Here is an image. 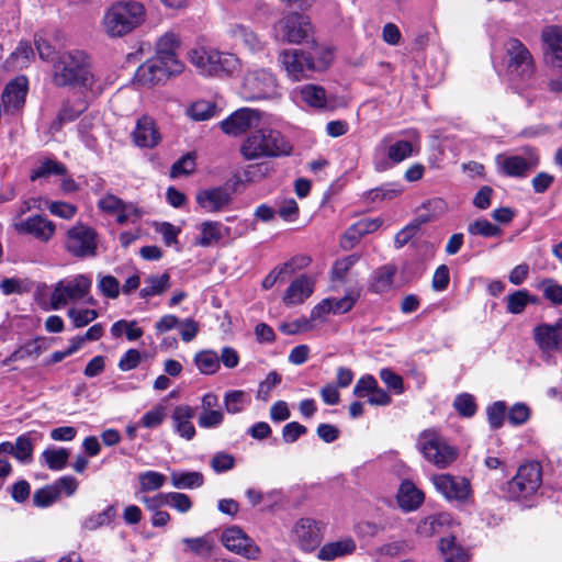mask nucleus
Returning a JSON list of instances; mask_svg holds the SVG:
<instances>
[{
	"instance_id": "f257e3e1",
	"label": "nucleus",
	"mask_w": 562,
	"mask_h": 562,
	"mask_svg": "<svg viewBox=\"0 0 562 562\" xmlns=\"http://www.w3.org/2000/svg\"><path fill=\"white\" fill-rule=\"evenodd\" d=\"M52 80L56 87L91 90L94 76L90 56L81 49L61 52L53 59Z\"/></svg>"
},
{
	"instance_id": "b1692460",
	"label": "nucleus",
	"mask_w": 562,
	"mask_h": 562,
	"mask_svg": "<svg viewBox=\"0 0 562 562\" xmlns=\"http://www.w3.org/2000/svg\"><path fill=\"white\" fill-rule=\"evenodd\" d=\"M14 226L19 233L32 235L41 241H48L56 231L55 224L42 215L30 216Z\"/></svg>"
},
{
	"instance_id": "0e129e2a",
	"label": "nucleus",
	"mask_w": 562,
	"mask_h": 562,
	"mask_svg": "<svg viewBox=\"0 0 562 562\" xmlns=\"http://www.w3.org/2000/svg\"><path fill=\"white\" fill-rule=\"evenodd\" d=\"M358 255H350L342 259L336 260L331 269V277L334 281H344L348 271L358 262Z\"/></svg>"
},
{
	"instance_id": "338daca9",
	"label": "nucleus",
	"mask_w": 562,
	"mask_h": 562,
	"mask_svg": "<svg viewBox=\"0 0 562 562\" xmlns=\"http://www.w3.org/2000/svg\"><path fill=\"white\" fill-rule=\"evenodd\" d=\"M380 379L393 393L398 395L404 392L403 378L396 372H394L392 369H382L380 371Z\"/></svg>"
},
{
	"instance_id": "7ed1b4c3",
	"label": "nucleus",
	"mask_w": 562,
	"mask_h": 562,
	"mask_svg": "<svg viewBox=\"0 0 562 562\" xmlns=\"http://www.w3.org/2000/svg\"><path fill=\"white\" fill-rule=\"evenodd\" d=\"M145 20V9L136 1L112 4L104 13L102 26L110 37H122L139 26Z\"/></svg>"
},
{
	"instance_id": "473e14b6",
	"label": "nucleus",
	"mask_w": 562,
	"mask_h": 562,
	"mask_svg": "<svg viewBox=\"0 0 562 562\" xmlns=\"http://www.w3.org/2000/svg\"><path fill=\"white\" fill-rule=\"evenodd\" d=\"M170 481L175 488L193 490L204 484V476L199 471L172 470Z\"/></svg>"
},
{
	"instance_id": "de8ad7c7",
	"label": "nucleus",
	"mask_w": 562,
	"mask_h": 562,
	"mask_svg": "<svg viewBox=\"0 0 562 562\" xmlns=\"http://www.w3.org/2000/svg\"><path fill=\"white\" fill-rule=\"evenodd\" d=\"M166 481V475L157 471L149 470L138 474L139 491L143 493L158 491Z\"/></svg>"
},
{
	"instance_id": "7c9ffc66",
	"label": "nucleus",
	"mask_w": 562,
	"mask_h": 562,
	"mask_svg": "<svg viewBox=\"0 0 562 562\" xmlns=\"http://www.w3.org/2000/svg\"><path fill=\"white\" fill-rule=\"evenodd\" d=\"M201 235L195 240V245L210 247L218 243L222 238L229 235V227L220 222L206 221L200 226Z\"/></svg>"
},
{
	"instance_id": "8fccbe9b",
	"label": "nucleus",
	"mask_w": 562,
	"mask_h": 562,
	"mask_svg": "<svg viewBox=\"0 0 562 562\" xmlns=\"http://www.w3.org/2000/svg\"><path fill=\"white\" fill-rule=\"evenodd\" d=\"M468 232L473 236L498 237L503 231L497 225L492 224L485 218L476 220L468 225Z\"/></svg>"
},
{
	"instance_id": "58836bf2",
	"label": "nucleus",
	"mask_w": 562,
	"mask_h": 562,
	"mask_svg": "<svg viewBox=\"0 0 562 562\" xmlns=\"http://www.w3.org/2000/svg\"><path fill=\"white\" fill-rule=\"evenodd\" d=\"M301 100L312 108H324L326 105V91L317 85H305L299 89Z\"/></svg>"
},
{
	"instance_id": "c85d7f7f",
	"label": "nucleus",
	"mask_w": 562,
	"mask_h": 562,
	"mask_svg": "<svg viewBox=\"0 0 562 562\" xmlns=\"http://www.w3.org/2000/svg\"><path fill=\"white\" fill-rule=\"evenodd\" d=\"M196 202L206 212H218L231 202V194L224 188L206 189L196 194Z\"/></svg>"
},
{
	"instance_id": "f8f14e48",
	"label": "nucleus",
	"mask_w": 562,
	"mask_h": 562,
	"mask_svg": "<svg viewBox=\"0 0 562 562\" xmlns=\"http://www.w3.org/2000/svg\"><path fill=\"white\" fill-rule=\"evenodd\" d=\"M503 65L513 78H528L533 72V58L527 46L518 38H508L504 44Z\"/></svg>"
},
{
	"instance_id": "680f3d73",
	"label": "nucleus",
	"mask_w": 562,
	"mask_h": 562,
	"mask_svg": "<svg viewBox=\"0 0 562 562\" xmlns=\"http://www.w3.org/2000/svg\"><path fill=\"white\" fill-rule=\"evenodd\" d=\"M86 110V103L83 101H78L74 104L67 102L64 103L60 109L57 121L59 124H65L68 122L75 121L83 111Z\"/></svg>"
},
{
	"instance_id": "412c9836",
	"label": "nucleus",
	"mask_w": 562,
	"mask_h": 562,
	"mask_svg": "<svg viewBox=\"0 0 562 562\" xmlns=\"http://www.w3.org/2000/svg\"><path fill=\"white\" fill-rule=\"evenodd\" d=\"M293 537L302 550L313 551L322 541V527L314 519L302 518L293 527Z\"/></svg>"
},
{
	"instance_id": "a18cd8bd",
	"label": "nucleus",
	"mask_w": 562,
	"mask_h": 562,
	"mask_svg": "<svg viewBox=\"0 0 562 562\" xmlns=\"http://www.w3.org/2000/svg\"><path fill=\"white\" fill-rule=\"evenodd\" d=\"M69 451L66 448H47L42 453L43 461L50 470H63L68 461Z\"/></svg>"
},
{
	"instance_id": "6e6552de",
	"label": "nucleus",
	"mask_w": 562,
	"mask_h": 562,
	"mask_svg": "<svg viewBox=\"0 0 562 562\" xmlns=\"http://www.w3.org/2000/svg\"><path fill=\"white\" fill-rule=\"evenodd\" d=\"M240 94L245 100H267L280 95L274 75L265 68L248 70L243 79Z\"/></svg>"
},
{
	"instance_id": "052dcab7",
	"label": "nucleus",
	"mask_w": 562,
	"mask_h": 562,
	"mask_svg": "<svg viewBox=\"0 0 562 562\" xmlns=\"http://www.w3.org/2000/svg\"><path fill=\"white\" fill-rule=\"evenodd\" d=\"M45 206H46V209L49 210V212L53 215L58 216L64 220H71L78 211L76 205L68 203V202H63V201L47 200V202H45Z\"/></svg>"
},
{
	"instance_id": "e2e57ef3",
	"label": "nucleus",
	"mask_w": 562,
	"mask_h": 562,
	"mask_svg": "<svg viewBox=\"0 0 562 562\" xmlns=\"http://www.w3.org/2000/svg\"><path fill=\"white\" fill-rule=\"evenodd\" d=\"M531 415L529 406L525 403H515L507 413V418L510 425L520 426L526 424Z\"/></svg>"
},
{
	"instance_id": "20e7f679",
	"label": "nucleus",
	"mask_w": 562,
	"mask_h": 562,
	"mask_svg": "<svg viewBox=\"0 0 562 562\" xmlns=\"http://www.w3.org/2000/svg\"><path fill=\"white\" fill-rule=\"evenodd\" d=\"M189 57L196 70L209 77L232 75L239 66V60L234 54L213 48H193L190 50Z\"/></svg>"
},
{
	"instance_id": "2f4dec72",
	"label": "nucleus",
	"mask_w": 562,
	"mask_h": 562,
	"mask_svg": "<svg viewBox=\"0 0 562 562\" xmlns=\"http://www.w3.org/2000/svg\"><path fill=\"white\" fill-rule=\"evenodd\" d=\"M356 550V542L351 538H344L337 541L324 544L318 553V559L323 561H333L337 558L345 557Z\"/></svg>"
},
{
	"instance_id": "4d7b16f0",
	"label": "nucleus",
	"mask_w": 562,
	"mask_h": 562,
	"mask_svg": "<svg viewBox=\"0 0 562 562\" xmlns=\"http://www.w3.org/2000/svg\"><path fill=\"white\" fill-rule=\"evenodd\" d=\"M165 503L181 514L188 513L192 508L191 498L180 492L165 493Z\"/></svg>"
},
{
	"instance_id": "1a4fd4ad",
	"label": "nucleus",
	"mask_w": 562,
	"mask_h": 562,
	"mask_svg": "<svg viewBox=\"0 0 562 562\" xmlns=\"http://www.w3.org/2000/svg\"><path fill=\"white\" fill-rule=\"evenodd\" d=\"M99 243L98 232L93 227L78 222L67 231L64 246L70 256L86 259L98 255Z\"/></svg>"
},
{
	"instance_id": "5701e85b",
	"label": "nucleus",
	"mask_w": 562,
	"mask_h": 562,
	"mask_svg": "<svg viewBox=\"0 0 562 562\" xmlns=\"http://www.w3.org/2000/svg\"><path fill=\"white\" fill-rule=\"evenodd\" d=\"M180 72L171 70L169 65L154 57L138 67L135 79L142 85H156L166 80L169 76Z\"/></svg>"
},
{
	"instance_id": "c9c22d12",
	"label": "nucleus",
	"mask_w": 562,
	"mask_h": 562,
	"mask_svg": "<svg viewBox=\"0 0 562 562\" xmlns=\"http://www.w3.org/2000/svg\"><path fill=\"white\" fill-rule=\"evenodd\" d=\"M34 49L30 42L21 41L7 59V66L14 69L26 68L34 59Z\"/></svg>"
},
{
	"instance_id": "cd10ccee",
	"label": "nucleus",
	"mask_w": 562,
	"mask_h": 562,
	"mask_svg": "<svg viewBox=\"0 0 562 562\" xmlns=\"http://www.w3.org/2000/svg\"><path fill=\"white\" fill-rule=\"evenodd\" d=\"M542 41L547 46L546 55L550 63L562 67V27L557 25L547 26L542 31Z\"/></svg>"
},
{
	"instance_id": "69168bd1",
	"label": "nucleus",
	"mask_w": 562,
	"mask_h": 562,
	"mask_svg": "<svg viewBox=\"0 0 562 562\" xmlns=\"http://www.w3.org/2000/svg\"><path fill=\"white\" fill-rule=\"evenodd\" d=\"M210 465L215 473H224L235 467V458L228 452L220 451L212 457Z\"/></svg>"
},
{
	"instance_id": "2eb2a0df",
	"label": "nucleus",
	"mask_w": 562,
	"mask_h": 562,
	"mask_svg": "<svg viewBox=\"0 0 562 562\" xmlns=\"http://www.w3.org/2000/svg\"><path fill=\"white\" fill-rule=\"evenodd\" d=\"M99 210L109 215H115L121 225L136 223L144 215V211L133 202H125L112 193H106L98 200Z\"/></svg>"
},
{
	"instance_id": "37998d69",
	"label": "nucleus",
	"mask_w": 562,
	"mask_h": 562,
	"mask_svg": "<svg viewBox=\"0 0 562 562\" xmlns=\"http://www.w3.org/2000/svg\"><path fill=\"white\" fill-rule=\"evenodd\" d=\"M116 515L115 507L109 505L101 513H92L81 521V527L85 530L93 531L100 527L110 525Z\"/></svg>"
},
{
	"instance_id": "4c0bfd02",
	"label": "nucleus",
	"mask_w": 562,
	"mask_h": 562,
	"mask_svg": "<svg viewBox=\"0 0 562 562\" xmlns=\"http://www.w3.org/2000/svg\"><path fill=\"white\" fill-rule=\"evenodd\" d=\"M223 402L228 414H239L250 405L251 397L243 390H229L225 392Z\"/></svg>"
},
{
	"instance_id": "9b49d317",
	"label": "nucleus",
	"mask_w": 562,
	"mask_h": 562,
	"mask_svg": "<svg viewBox=\"0 0 562 562\" xmlns=\"http://www.w3.org/2000/svg\"><path fill=\"white\" fill-rule=\"evenodd\" d=\"M92 280L86 274H76L58 281L50 294L54 310L65 307L70 302H77L88 296Z\"/></svg>"
},
{
	"instance_id": "393cba45",
	"label": "nucleus",
	"mask_w": 562,
	"mask_h": 562,
	"mask_svg": "<svg viewBox=\"0 0 562 562\" xmlns=\"http://www.w3.org/2000/svg\"><path fill=\"white\" fill-rule=\"evenodd\" d=\"M132 136L136 146L143 148H153L160 142V133L155 121L147 115L138 119Z\"/></svg>"
},
{
	"instance_id": "774afa93",
	"label": "nucleus",
	"mask_w": 562,
	"mask_h": 562,
	"mask_svg": "<svg viewBox=\"0 0 562 562\" xmlns=\"http://www.w3.org/2000/svg\"><path fill=\"white\" fill-rule=\"evenodd\" d=\"M98 289L104 296L112 300L120 295V282L116 278L110 274H99Z\"/></svg>"
},
{
	"instance_id": "f03ea898",
	"label": "nucleus",
	"mask_w": 562,
	"mask_h": 562,
	"mask_svg": "<svg viewBox=\"0 0 562 562\" xmlns=\"http://www.w3.org/2000/svg\"><path fill=\"white\" fill-rule=\"evenodd\" d=\"M293 144L283 133L272 127L251 131L240 145V154L246 160L284 158L292 155Z\"/></svg>"
},
{
	"instance_id": "a878e982",
	"label": "nucleus",
	"mask_w": 562,
	"mask_h": 562,
	"mask_svg": "<svg viewBox=\"0 0 562 562\" xmlns=\"http://www.w3.org/2000/svg\"><path fill=\"white\" fill-rule=\"evenodd\" d=\"M315 281L313 278L302 274L294 279L288 286L284 295L283 303L286 306L302 304L314 292Z\"/></svg>"
},
{
	"instance_id": "6ab92c4d",
	"label": "nucleus",
	"mask_w": 562,
	"mask_h": 562,
	"mask_svg": "<svg viewBox=\"0 0 562 562\" xmlns=\"http://www.w3.org/2000/svg\"><path fill=\"white\" fill-rule=\"evenodd\" d=\"M260 122V113L250 108H241L221 122L222 131L232 136H238L256 128Z\"/></svg>"
},
{
	"instance_id": "5fc2aeb1",
	"label": "nucleus",
	"mask_w": 562,
	"mask_h": 562,
	"mask_svg": "<svg viewBox=\"0 0 562 562\" xmlns=\"http://www.w3.org/2000/svg\"><path fill=\"white\" fill-rule=\"evenodd\" d=\"M67 315L72 321L75 328L85 327L99 316L95 310L76 307L69 308Z\"/></svg>"
},
{
	"instance_id": "0eeeda50",
	"label": "nucleus",
	"mask_w": 562,
	"mask_h": 562,
	"mask_svg": "<svg viewBox=\"0 0 562 562\" xmlns=\"http://www.w3.org/2000/svg\"><path fill=\"white\" fill-rule=\"evenodd\" d=\"M325 57L318 64L314 57L302 49H285L279 54V63L292 81L308 79L314 71L323 70L331 63V54L325 52Z\"/></svg>"
},
{
	"instance_id": "f3484780",
	"label": "nucleus",
	"mask_w": 562,
	"mask_h": 562,
	"mask_svg": "<svg viewBox=\"0 0 562 562\" xmlns=\"http://www.w3.org/2000/svg\"><path fill=\"white\" fill-rule=\"evenodd\" d=\"M222 543L229 551L240 554L248 560H257L259 558V547L237 526L224 530Z\"/></svg>"
},
{
	"instance_id": "72a5a7b5",
	"label": "nucleus",
	"mask_w": 562,
	"mask_h": 562,
	"mask_svg": "<svg viewBox=\"0 0 562 562\" xmlns=\"http://www.w3.org/2000/svg\"><path fill=\"white\" fill-rule=\"evenodd\" d=\"M145 285L139 291L142 299H149L164 294L170 286V276L168 273L151 274L144 280Z\"/></svg>"
},
{
	"instance_id": "a211bd4d",
	"label": "nucleus",
	"mask_w": 562,
	"mask_h": 562,
	"mask_svg": "<svg viewBox=\"0 0 562 562\" xmlns=\"http://www.w3.org/2000/svg\"><path fill=\"white\" fill-rule=\"evenodd\" d=\"M533 339L543 355L562 353V318L554 324H540L533 328Z\"/></svg>"
},
{
	"instance_id": "4be33fe9",
	"label": "nucleus",
	"mask_w": 562,
	"mask_h": 562,
	"mask_svg": "<svg viewBox=\"0 0 562 562\" xmlns=\"http://www.w3.org/2000/svg\"><path fill=\"white\" fill-rule=\"evenodd\" d=\"M180 46L179 36L168 31L161 35L156 43V56L155 58L160 59L173 71H182L183 65L177 56V49Z\"/></svg>"
},
{
	"instance_id": "bf43d9fd",
	"label": "nucleus",
	"mask_w": 562,
	"mask_h": 562,
	"mask_svg": "<svg viewBox=\"0 0 562 562\" xmlns=\"http://www.w3.org/2000/svg\"><path fill=\"white\" fill-rule=\"evenodd\" d=\"M507 406L503 401L494 402L491 406L487 407V420L493 429H498L503 426L505 415H506Z\"/></svg>"
},
{
	"instance_id": "c756f323",
	"label": "nucleus",
	"mask_w": 562,
	"mask_h": 562,
	"mask_svg": "<svg viewBox=\"0 0 562 562\" xmlns=\"http://www.w3.org/2000/svg\"><path fill=\"white\" fill-rule=\"evenodd\" d=\"M424 493L413 482L408 480L402 482L397 493V502L403 510L412 512L417 509L424 502Z\"/></svg>"
},
{
	"instance_id": "f704fd0d",
	"label": "nucleus",
	"mask_w": 562,
	"mask_h": 562,
	"mask_svg": "<svg viewBox=\"0 0 562 562\" xmlns=\"http://www.w3.org/2000/svg\"><path fill=\"white\" fill-rule=\"evenodd\" d=\"M452 517L448 513H439L424 518L417 526V532L423 537H431L442 527L451 524Z\"/></svg>"
},
{
	"instance_id": "423d86ee",
	"label": "nucleus",
	"mask_w": 562,
	"mask_h": 562,
	"mask_svg": "<svg viewBox=\"0 0 562 562\" xmlns=\"http://www.w3.org/2000/svg\"><path fill=\"white\" fill-rule=\"evenodd\" d=\"M542 484V468L540 463L531 461L521 464L515 476L502 487L505 498L516 502L530 499Z\"/></svg>"
},
{
	"instance_id": "13d9d810",
	"label": "nucleus",
	"mask_w": 562,
	"mask_h": 562,
	"mask_svg": "<svg viewBox=\"0 0 562 562\" xmlns=\"http://www.w3.org/2000/svg\"><path fill=\"white\" fill-rule=\"evenodd\" d=\"M281 380L282 376L278 372L271 371L268 373L266 379L259 383L257 398L268 402L271 397L272 390L281 383Z\"/></svg>"
},
{
	"instance_id": "09e8293b",
	"label": "nucleus",
	"mask_w": 562,
	"mask_h": 562,
	"mask_svg": "<svg viewBox=\"0 0 562 562\" xmlns=\"http://www.w3.org/2000/svg\"><path fill=\"white\" fill-rule=\"evenodd\" d=\"M403 188L398 183H384L381 187L371 189L367 192V199L371 202L392 200L401 194Z\"/></svg>"
},
{
	"instance_id": "a19ab883",
	"label": "nucleus",
	"mask_w": 562,
	"mask_h": 562,
	"mask_svg": "<svg viewBox=\"0 0 562 562\" xmlns=\"http://www.w3.org/2000/svg\"><path fill=\"white\" fill-rule=\"evenodd\" d=\"M232 37L243 44L248 49L255 52L261 48V41L259 37L247 26L235 24L229 29Z\"/></svg>"
},
{
	"instance_id": "79ce46f5",
	"label": "nucleus",
	"mask_w": 562,
	"mask_h": 562,
	"mask_svg": "<svg viewBox=\"0 0 562 562\" xmlns=\"http://www.w3.org/2000/svg\"><path fill=\"white\" fill-rule=\"evenodd\" d=\"M48 348L45 337L30 339L13 351V359L23 360L29 357H38Z\"/></svg>"
},
{
	"instance_id": "6e6d98bb",
	"label": "nucleus",
	"mask_w": 562,
	"mask_h": 562,
	"mask_svg": "<svg viewBox=\"0 0 562 562\" xmlns=\"http://www.w3.org/2000/svg\"><path fill=\"white\" fill-rule=\"evenodd\" d=\"M530 302H532V297L528 291H515L507 297V311L512 314H520Z\"/></svg>"
},
{
	"instance_id": "ddd939ff",
	"label": "nucleus",
	"mask_w": 562,
	"mask_h": 562,
	"mask_svg": "<svg viewBox=\"0 0 562 562\" xmlns=\"http://www.w3.org/2000/svg\"><path fill=\"white\" fill-rule=\"evenodd\" d=\"M430 481L442 497L458 505H465L472 497V486L469 479L450 473L434 474Z\"/></svg>"
},
{
	"instance_id": "aec40b11",
	"label": "nucleus",
	"mask_w": 562,
	"mask_h": 562,
	"mask_svg": "<svg viewBox=\"0 0 562 562\" xmlns=\"http://www.w3.org/2000/svg\"><path fill=\"white\" fill-rule=\"evenodd\" d=\"M29 91L26 77L19 76L8 82L1 95V105L4 113L14 114L22 110Z\"/></svg>"
},
{
	"instance_id": "c03bdc74",
	"label": "nucleus",
	"mask_w": 562,
	"mask_h": 562,
	"mask_svg": "<svg viewBox=\"0 0 562 562\" xmlns=\"http://www.w3.org/2000/svg\"><path fill=\"white\" fill-rule=\"evenodd\" d=\"M439 547L443 554V562H468V553L453 537L442 538Z\"/></svg>"
},
{
	"instance_id": "dca6fc26",
	"label": "nucleus",
	"mask_w": 562,
	"mask_h": 562,
	"mask_svg": "<svg viewBox=\"0 0 562 562\" xmlns=\"http://www.w3.org/2000/svg\"><path fill=\"white\" fill-rule=\"evenodd\" d=\"M497 168L508 177L521 178L535 169L539 164L538 153L533 148H527L525 155H497L495 158Z\"/></svg>"
},
{
	"instance_id": "864d4df0",
	"label": "nucleus",
	"mask_w": 562,
	"mask_h": 562,
	"mask_svg": "<svg viewBox=\"0 0 562 562\" xmlns=\"http://www.w3.org/2000/svg\"><path fill=\"white\" fill-rule=\"evenodd\" d=\"M453 408L463 417H473L477 411L475 398L472 394L462 393L456 396Z\"/></svg>"
},
{
	"instance_id": "603ef678",
	"label": "nucleus",
	"mask_w": 562,
	"mask_h": 562,
	"mask_svg": "<svg viewBox=\"0 0 562 562\" xmlns=\"http://www.w3.org/2000/svg\"><path fill=\"white\" fill-rule=\"evenodd\" d=\"M225 419L222 408L199 413L198 425L202 429H217Z\"/></svg>"
},
{
	"instance_id": "ea45409f",
	"label": "nucleus",
	"mask_w": 562,
	"mask_h": 562,
	"mask_svg": "<svg viewBox=\"0 0 562 562\" xmlns=\"http://www.w3.org/2000/svg\"><path fill=\"white\" fill-rule=\"evenodd\" d=\"M194 363L200 373L211 375L220 370V356L214 350H202L195 353Z\"/></svg>"
},
{
	"instance_id": "9d476101",
	"label": "nucleus",
	"mask_w": 562,
	"mask_h": 562,
	"mask_svg": "<svg viewBox=\"0 0 562 562\" xmlns=\"http://www.w3.org/2000/svg\"><path fill=\"white\" fill-rule=\"evenodd\" d=\"M414 148L409 140H394L391 135L384 136L374 147L373 165L376 171H385L413 156Z\"/></svg>"
},
{
	"instance_id": "e433bc0d",
	"label": "nucleus",
	"mask_w": 562,
	"mask_h": 562,
	"mask_svg": "<svg viewBox=\"0 0 562 562\" xmlns=\"http://www.w3.org/2000/svg\"><path fill=\"white\" fill-rule=\"evenodd\" d=\"M396 268L392 265H386L376 269L371 279V290L374 293H384L392 288Z\"/></svg>"
},
{
	"instance_id": "bb28decb",
	"label": "nucleus",
	"mask_w": 562,
	"mask_h": 562,
	"mask_svg": "<svg viewBox=\"0 0 562 562\" xmlns=\"http://www.w3.org/2000/svg\"><path fill=\"white\" fill-rule=\"evenodd\" d=\"M194 409L189 405H178L171 414L173 431L181 438L190 441L195 437V427L192 423Z\"/></svg>"
},
{
	"instance_id": "3c124183",
	"label": "nucleus",
	"mask_w": 562,
	"mask_h": 562,
	"mask_svg": "<svg viewBox=\"0 0 562 562\" xmlns=\"http://www.w3.org/2000/svg\"><path fill=\"white\" fill-rule=\"evenodd\" d=\"M216 106L214 103L200 100L192 103L187 110L188 115L194 121H206L215 115Z\"/></svg>"
},
{
	"instance_id": "39448f33",
	"label": "nucleus",
	"mask_w": 562,
	"mask_h": 562,
	"mask_svg": "<svg viewBox=\"0 0 562 562\" xmlns=\"http://www.w3.org/2000/svg\"><path fill=\"white\" fill-rule=\"evenodd\" d=\"M417 448L423 457L438 469L449 468L459 456L458 448L434 428L426 429L419 434Z\"/></svg>"
},
{
	"instance_id": "4468645a",
	"label": "nucleus",
	"mask_w": 562,
	"mask_h": 562,
	"mask_svg": "<svg viewBox=\"0 0 562 562\" xmlns=\"http://www.w3.org/2000/svg\"><path fill=\"white\" fill-rule=\"evenodd\" d=\"M312 33L310 18L305 14L291 12L283 15L273 26L276 40L300 44Z\"/></svg>"
},
{
	"instance_id": "49530a36",
	"label": "nucleus",
	"mask_w": 562,
	"mask_h": 562,
	"mask_svg": "<svg viewBox=\"0 0 562 562\" xmlns=\"http://www.w3.org/2000/svg\"><path fill=\"white\" fill-rule=\"evenodd\" d=\"M65 173L66 167L64 164L54 159H45L33 169L31 180L35 181L36 179L47 178L49 176H63Z\"/></svg>"
}]
</instances>
